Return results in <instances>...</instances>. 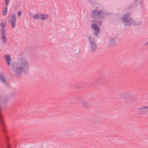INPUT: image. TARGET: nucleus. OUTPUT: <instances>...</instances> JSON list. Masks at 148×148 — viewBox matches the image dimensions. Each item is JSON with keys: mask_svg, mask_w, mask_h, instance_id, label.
<instances>
[{"mask_svg": "<svg viewBox=\"0 0 148 148\" xmlns=\"http://www.w3.org/2000/svg\"><path fill=\"white\" fill-rule=\"evenodd\" d=\"M11 66L14 73L18 77L21 76L23 72L25 75L29 72V62L25 58H19L16 62L11 64Z\"/></svg>", "mask_w": 148, "mask_h": 148, "instance_id": "nucleus-1", "label": "nucleus"}, {"mask_svg": "<svg viewBox=\"0 0 148 148\" xmlns=\"http://www.w3.org/2000/svg\"><path fill=\"white\" fill-rule=\"evenodd\" d=\"M131 15L130 13H127L124 14L121 18L122 23L125 26H129L133 24V18H130Z\"/></svg>", "mask_w": 148, "mask_h": 148, "instance_id": "nucleus-2", "label": "nucleus"}, {"mask_svg": "<svg viewBox=\"0 0 148 148\" xmlns=\"http://www.w3.org/2000/svg\"><path fill=\"white\" fill-rule=\"evenodd\" d=\"M136 111L140 115H145L148 114V105L143 106L138 108L136 109Z\"/></svg>", "mask_w": 148, "mask_h": 148, "instance_id": "nucleus-3", "label": "nucleus"}, {"mask_svg": "<svg viewBox=\"0 0 148 148\" xmlns=\"http://www.w3.org/2000/svg\"><path fill=\"white\" fill-rule=\"evenodd\" d=\"M103 11L101 10H93L92 12V16L95 19H102Z\"/></svg>", "mask_w": 148, "mask_h": 148, "instance_id": "nucleus-4", "label": "nucleus"}, {"mask_svg": "<svg viewBox=\"0 0 148 148\" xmlns=\"http://www.w3.org/2000/svg\"><path fill=\"white\" fill-rule=\"evenodd\" d=\"M89 42L90 45L91 53H95L97 49L96 43L95 39L92 37H89L88 38Z\"/></svg>", "mask_w": 148, "mask_h": 148, "instance_id": "nucleus-5", "label": "nucleus"}, {"mask_svg": "<svg viewBox=\"0 0 148 148\" xmlns=\"http://www.w3.org/2000/svg\"><path fill=\"white\" fill-rule=\"evenodd\" d=\"M91 28L94 30V33L95 36H97L99 33L100 27L97 24L93 23L92 24Z\"/></svg>", "mask_w": 148, "mask_h": 148, "instance_id": "nucleus-6", "label": "nucleus"}, {"mask_svg": "<svg viewBox=\"0 0 148 148\" xmlns=\"http://www.w3.org/2000/svg\"><path fill=\"white\" fill-rule=\"evenodd\" d=\"M11 19L10 25L12 28H14L15 27L16 19V16L15 14H13L12 15Z\"/></svg>", "mask_w": 148, "mask_h": 148, "instance_id": "nucleus-7", "label": "nucleus"}, {"mask_svg": "<svg viewBox=\"0 0 148 148\" xmlns=\"http://www.w3.org/2000/svg\"><path fill=\"white\" fill-rule=\"evenodd\" d=\"M1 40L3 43L5 44L6 41V37L5 36V29H3L1 32Z\"/></svg>", "mask_w": 148, "mask_h": 148, "instance_id": "nucleus-8", "label": "nucleus"}, {"mask_svg": "<svg viewBox=\"0 0 148 148\" xmlns=\"http://www.w3.org/2000/svg\"><path fill=\"white\" fill-rule=\"evenodd\" d=\"M9 0H5V6L6 7H8L9 3ZM7 7H5L4 8L3 10V16H5L7 14Z\"/></svg>", "mask_w": 148, "mask_h": 148, "instance_id": "nucleus-9", "label": "nucleus"}, {"mask_svg": "<svg viewBox=\"0 0 148 148\" xmlns=\"http://www.w3.org/2000/svg\"><path fill=\"white\" fill-rule=\"evenodd\" d=\"M39 19L44 20L47 19L49 18L48 15L47 14H43L39 13Z\"/></svg>", "mask_w": 148, "mask_h": 148, "instance_id": "nucleus-10", "label": "nucleus"}, {"mask_svg": "<svg viewBox=\"0 0 148 148\" xmlns=\"http://www.w3.org/2000/svg\"><path fill=\"white\" fill-rule=\"evenodd\" d=\"M119 96L123 99H130V96L124 93L121 92L119 94Z\"/></svg>", "mask_w": 148, "mask_h": 148, "instance_id": "nucleus-11", "label": "nucleus"}, {"mask_svg": "<svg viewBox=\"0 0 148 148\" xmlns=\"http://www.w3.org/2000/svg\"><path fill=\"white\" fill-rule=\"evenodd\" d=\"M10 57V56L8 55H6L4 56V58L5 60L7 62L8 65V66H9L10 65V62L11 60Z\"/></svg>", "mask_w": 148, "mask_h": 148, "instance_id": "nucleus-12", "label": "nucleus"}, {"mask_svg": "<svg viewBox=\"0 0 148 148\" xmlns=\"http://www.w3.org/2000/svg\"><path fill=\"white\" fill-rule=\"evenodd\" d=\"M77 100L80 103L83 105V98L82 95H79L77 98Z\"/></svg>", "mask_w": 148, "mask_h": 148, "instance_id": "nucleus-13", "label": "nucleus"}, {"mask_svg": "<svg viewBox=\"0 0 148 148\" xmlns=\"http://www.w3.org/2000/svg\"><path fill=\"white\" fill-rule=\"evenodd\" d=\"M91 106L89 103L86 101H84V108L87 109L91 107Z\"/></svg>", "mask_w": 148, "mask_h": 148, "instance_id": "nucleus-14", "label": "nucleus"}, {"mask_svg": "<svg viewBox=\"0 0 148 148\" xmlns=\"http://www.w3.org/2000/svg\"><path fill=\"white\" fill-rule=\"evenodd\" d=\"M82 82H78L75 85V87L77 89H80L82 87Z\"/></svg>", "mask_w": 148, "mask_h": 148, "instance_id": "nucleus-15", "label": "nucleus"}, {"mask_svg": "<svg viewBox=\"0 0 148 148\" xmlns=\"http://www.w3.org/2000/svg\"><path fill=\"white\" fill-rule=\"evenodd\" d=\"M141 21L138 19H136L133 21V24L136 25H138L141 24Z\"/></svg>", "mask_w": 148, "mask_h": 148, "instance_id": "nucleus-16", "label": "nucleus"}, {"mask_svg": "<svg viewBox=\"0 0 148 148\" xmlns=\"http://www.w3.org/2000/svg\"><path fill=\"white\" fill-rule=\"evenodd\" d=\"M0 80H1V81L3 82L4 84H6V81L3 76L2 75H0Z\"/></svg>", "mask_w": 148, "mask_h": 148, "instance_id": "nucleus-17", "label": "nucleus"}, {"mask_svg": "<svg viewBox=\"0 0 148 148\" xmlns=\"http://www.w3.org/2000/svg\"><path fill=\"white\" fill-rule=\"evenodd\" d=\"M7 24L4 22L1 21V31L3 29H4V27L6 26Z\"/></svg>", "mask_w": 148, "mask_h": 148, "instance_id": "nucleus-18", "label": "nucleus"}, {"mask_svg": "<svg viewBox=\"0 0 148 148\" xmlns=\"http://www.w3.org/2000/svg\"><path fill=\"white\" fill-rule=\"evenodd\" d=\"M39 13L37 14L36 15H34L33 16V18L34 20L36 19H39Z\"/></svg>", "mask_w": 148, "mask_h": 148, "instance_id": "nucleus-19", "label": "nucleus"}, {"mask_svg": "<svg viewBox=\"0 0 148 148\" xmlns=\"http://www.w3.org/2000/svg\"><path fill=\"white\" fill-rule=\"evenodd\" d=\"M0 123H1V124L3 126H4V125H3V120H2V118L1 116L0 115Z\"/></svg>", "mask_w": 148, "mask_h": 148, "instance_id": "nucleus-20", "label": "nucleus"}, {"mask_svg": "<svg viewBox=\"0 0 148 148\" xmlns=\"http://www.w3.org/2000/svg\"><path fill=\"white\" fill-rule=\"evenodd\" d=\"M95 21V23H97L99 25H101L102 24V22L101 21Z\"/></svg>", "mask_w": 148, "mask_h": 148, "instance_id": "nucleus-21", "label": "nucleus"}, {"mask_svg": "<svg viewBox=\"0 0 148 148\" xmlns=\"http://www.w3.org/2000/svg\"><path fill=\"white\" fill-rule=\"evenodd\" d=\"M99 80V78H97L95 79V84H98L99 83L98 82Z\"/></svg>", "mask_w": 148, "mask_h": 148, "instance_id": "nucleus-22", "label": "nucleus"}, {"mask_svg": "<svg viewBox=\"0 0 148 148\" xmlns=\"http://www.w3.org/2000/svg\"><path fill=\"white\" fill-rule=\"evenodd\" d=\"M21 14H22V12L21 11H19L18 12V13H17L18 15L19 16H20L21 15Z\"/></svg>", "mask_w": 148, "mask_h": 148, "instance_id": "nucleus-23", "label": "nucleus"}, {"mask_svg": "<svg viewBox=\"0 0 148 148\" xmlns=\"http://www.w3.org/2000/svg\"><path fill=\"white\" fill-rule=\"evenodd\" d=\"M144 45L148 47V40L144 44Z\"/></svg>", "mask_w": 148, "mask_h": 148, "instance_id": "nucleus-24", "label": "nucleus"}, {"mask_svg": "<svg viewBox=\"0 0 148 148\" xmlns=\"http://www.w3.org/2000/svg\"><path fill=\"white\" fill-rule=\"evenodd\" d=\"M134 2L136 3L135 4H136V5H137L138 4V0H134Z\"/></svg>", "mask_w": 148, "mask_h": 148, "instance_id": "nucleus-25", "label": "nucleus"}, {"mask_svg": "<svg viewBox=\"0 0 148 148\" xmlns=\"http://www.w3.org/2000/svg\"><path fill=\"white\" fill-rule=\"evenodd\" d=\"M133 100L134 101H135L136 100V99H135V98H133Z\"/></svg>", "mask_w": 148, "mask_h": 148, "instance_id": "nucleus-26", "label": "nucleus"}, {"mask_svg": "<svg viewBox=\"0 0 148 148\" xmlns=\"http://www.w3.org/2000/svg\"><path fill=\"white\" fill-rule=\"evenodd\" d=\"M73 100H74L75 99V98H72V99Z\"/></svg>", "mask_w": 148, "mask_h": 148, "instance_id": "nucleus-27", "label": "nucleus"}, {"mask_svg": "<svg viewBox=\"0 0 148 148\" xmlns=\"http://www.w3.org/2000/svg\"><path fill=\"white\" fill-rule=\"evenodd\" d=\"M3 131L4 132H5V131L4 130H3Z\"/></svg>", "mask_w": 148, "mask_h": 148, "instance_id": "nucleus-28", "label": "nucleus"}, {"mask_svg": "<svg viewBox=\"0 0 148 148\" xmlns=\"http://www.w3.org/2000/svg\"><path fill=\"white\" fill-rule=\"evenodd\" d=\"M6 138L7 139H8V138L7 137H6Z\"/></svg>", "mask_w": 148, "mask_h": 148, "instance_id": "nucleus-29", "label": "nucleus"}, {"mask_svg": "<svg viewBox=\"0 0 148 148\" xmlns=\"http://www.w3.org/2000/svg\"><path fill=\"white\" fill-rule=\"evenodd\" d=\"M10 21V20H9L8 21Z\"/></svg>", "mask_w": 148, "mask_h": 148, "instance_id": "nucleus-30", "label": "nucleus"}, {"mask_svg": "<svg viewBox=\"0 0 148 148\" xmlns=\"http://www.w3.org/2000/svg\"><path fill=\"white\" fill-rule=\"evenodd\" d=\"M8 148H9V147H8Z\"/></svg>", "mask_w": 148, "mask_h": 148, "instance_id": "nucleus-31", "label": "nucleus"}]
</instances>
